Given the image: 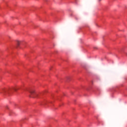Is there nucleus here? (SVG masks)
<instances>
[{"label": "nucleus", "instance_id": "obj_1", "mask_svg": "<svg viewBox=\"0 0 127 127\" xmlns=\"http://www.w3.org/2000/svg\"><path fill=\"white\" fill-rule=\"evenodd\" d=\"M21 87H13L12 88H6L5 89H3L2 90V92L1 93H2L3 94H11V93H12L13 91H16L17 90H19Z\"/></svg>", "mask_w": 127, "mask_h": 127}, {"label": "nucleus", "instance_id": "obj_2", "mask_svg": "<svg viewBox=\"0 0 127 127\" xmlns=\"http://www.w3.org/2000/svg\"><path fill=\"white\" fill-rule=\"evenodd\" d=\"M29 92L30 93L32 98H41V96L44 94V92L40 94L36 93L35 91L33 89L30 90Z\"/></svg>", "mask_w": 127, "mask_h": 127}, {"label": "nucleus", "instance_id": "obj_3", "mask_svg": "<svg viewBox=\"0 0 127 127\" xmlns=\"http://www.w3.org/2000/svg\"><path fill=\"white\" fill-rule=\"evenodd\" d=\"M48 103H52V102H48V101H45L43 103V105H47V104H48Z\"/></svg>", "mask_w": 127, "mask_h": 127}, {"label": "nucleus", "instance_id": "obj_4", "mask_svg": "<svg viewBox=\"0 0 127 127\" xmlns=\"http://www.w3.org/2000/svg\"><path fill=\"white\" fill-rule=\"evenodd\" d=\"M17 45L18 46L19 45H20V42L19 41H17Z\"/></svg>", "mask_w": 127, "mask_h": 127}, {"label": "nucleus", "instance_id": "obj_5", "mask_svg": "<svg viewBox=\"0 0 127 127\" xmlns=\"http://www.w3.org/2000/svg\"><path fill=\"white\" fill-rule=\"evenodd\" d=\"M101 0H99V1H101Z\"/></svg>", "mask_w": 127, "mask_h": 127}]
</instances>
